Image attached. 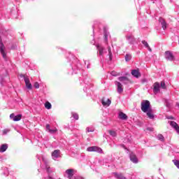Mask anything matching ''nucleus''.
<instances>
[{
  "label": "nucleus",
  "mask_w": 179,
  "mask_h": 179,
  "mask_svg": "<svg viewBox=\"0 0 179 179\" xmlns=\"http://www.w3.org/2000/svg\"><path fill=\"white\" fill-rule=\"evenodd\" d=\"M152 108H150V102L148 100H143L141 102V110L143 113H146L149 111V110H151Z\"/></svg>",
  "instance_id": "obj_1"
},
{
  "label": "nucleus",
  "mask_w": 179,
  "mask_h": 179,
  "mask_svg": "<svg viewBox=\"0 0 179 179\" xmlns=\"http://www.w3.org/2000/svg\"><path fill=\"white\" fill-rule=\"evenodd\" d=\"M0 52L4 59H6V48L3 43H2V39L0 38Z\"/></svg>",
  "instance_id": "obj_2"
},
{
  "label": "nucleus",
  "mask_w": 179,
  "mask_h": 179,
  "mask_svg": "<svg viewBox=\"0 0 179 179\" xmlns=\"http://www.w3.org/2000/svg\"><path fill=\"white\" fill-rule=\"evenodd\" d=\"M87 150V152H98V153H103V150L97 146L89 147Z\"/></svg>",
  "instance_id": "obj_3"
},
{
  "label": "nucleus",
  "mask_w": 179,
  "mask_h": 179,
  "mask_svg": "<svg viewBox=\"0 0 179 179\" xmlns=\"http://www.w3.org/2000/svg\"><path fill=\"white\" fill-rule=\"evenodd\" d=\"M165 58L166 59H168V61H174V55H173V53L170 51H166L165 52Z\"/></svg>",
  "instance_id": "obj_4"
},
{
  "label": "nucleus",
  "mask_w": 179,
  "mask_h": 179,
  "mask_svg": "<svg viewBox=\"0 0 179 179\" xmlns=\"http://www.w3.org/2000/svg\"><path fill=\"white\" fill-rule=\"evenodd\" d=\"M10 120L13 121H20L22 120V115H15L14 113L10 115Z\"/></svg>",
  "instance_id": "obj_5"
},
{
  "label": "nucleus",
  "mask_w": 179,
  "mask_h": 179,
  "mask_svg": "<svg viewBox=\"0 0 179 179\" xmlns=\"http://www.w3.org/2000/svg\"><path fill=\"white\" fill-rule=\"evenodd\" d=\"M52 157L55 160V159H58V157H61V151L59 150H55L52 153Z\"/></svg>",
  "instance_id": "obj_6"
},
{
  "label": "nucleus",
  "mask_w": 179,
  "mask_h": 179,
  "mask_svg": "<svg viewBox=\"0 0 179 179\" xmlns=\"http://www.w3.org/2000/svg\"><path fill=\"white\" fill-rule=\"evenodd\" d=\"M118 80L120 82H122V83L124 85H128V83H131V80H129V78L125 76L119 77Z\"/></svg>",
  "instance_id": "obj_7"
},
{
  "label": "nucleus",
  "mask_w": 179,
  "mask_h": 179,
  "mask_svg": "<svg viewBox=\"0 0 179 179\" xmlns=\"http://www.w3.org/2000/svg\"><path fill=\"white\" fill-rule=\"evenodd\" d=\"M101 103L104 107H108V106H110V104H111V100H110V99H102L101 100Z\"/></svg>",
  "instance_id": "obj_8"
},
{
  "label": "nucleus",
  "mask_w": 179,
  "mask_h": 179,
  "mask_svg": "<svg viewBox=\"0 0 179 179\" xmlns=\"http://www.w3.org/2000/svg\"><path fill=\"white\" fill-rule=\"evenodd\" d=\"M115 85L117 87V93L121 94V93H122V92H124V88H122V84H121V83H120L118 81H116Z\"/></svg>",
  "instance_id": "obj_9"
},
{
  "label": "nucleus",
  "mask_w": 179,
  "mask_h": 179,
  "mask_svg": "<svg viewBox=\"0 0 179 179\" xmlns=\"http://www.w3.org/2000/svg\"><path fill=\"white\" fill-rule=\"evenodd\" d=\"M75 171V170L73 169H67L65 173L67 176V178L69 179H72V177H73V172Z\"/></svg>",
  "instance_id": "obj_10"
},
{
  "label": "nucleus",
  "mask_w": 179,
  "mask_h": 179,
  "mask_svg": "<svg viewBox=\"0 0 179 179\" xmlns=\"http://www.w3.org/2000/svg\"><path fill=\"white\" fill-rule=\"evenodd\" d=\"M24 80L25 82L26 87L27 89L31 90V83H30V80L27 76L24 77Z\"/></svg>",
  "instance_id": "obj_11"
},
{
  "label": "nucleus",
  "mask_w": 179,
  "mask_h": 179,
  "mask_svg": "<svg viewBox=\"0 0 179 179\" xmlns=\"http://www.w3.org/2000/svg\"><path fill=\"white\" fill-rule=\"evenodd\" d=\"M170 125H171L172 128H174V129L179 134V127L177 122L174 121L169 122Z\"/></svg>",
  "instance_id": "obj_12"
},
{
  "label": "nucleus",
  "mask_w": 179,
  "mask_h": 179,
  "mask_svg": "<svg viewBox=\"0 0 179 179\" xmlns=\"http://www.w3.org/2000/svg\"><path fill=\"white\" fill-rule=\"evenodd\" d=\"M153 92L155 94H157V93H159V92H160V84H159V83H155L154 84Z\"/></svg>",
  "instance_id": "obj_13"
},
{
  "label": "nucleus",
  "mask_w": 179,
  "mask_h": 179,
  "mask_svg": "<svg viewBox=\"0 0 179 179\" xmlns=\"http://www.w3.org/2000/svg\"><path fill=\"white\" fill-rule=\"evenodd\" d=\"M159 23H161L163 30H166V29H167V23H166V21L164 20V19L160 17L159 19Z\"/></svg>",
  "instance_id": "obj_14"
},
{
  "label": "nucleus",
  "mask_w": 179,
  "mask_h": 179,
  "mask_svg": "<svg viewBox=\"0 0 179 179\" xmlns=\"http://www.w3.org/2000/svg\"><path fill=\"white\" fill-rule=\"evenodd\" d=\"M144 113L147 114V116L148 117V118H150V120H153V118H155V115H153V110L150 109L147 112Z\"/></svg>",
  "instance_id": "obj_15"
},
{
  "label": "nucleus",
  "mask_w": 179,
  "mask_h": 179,
  "mask_svg": "<svg viewBox=\"0 0 179 179\" xmlns=\"http://www.w3.org/2000/svg\"><path fill=\"white\" fill-rule=\"evenodd\" d=\"M130 160L133 163H136V164L138 163V157H136V155L134 154V152H131L130 154Z\"/></svg>",
  "instance_id": "obj_16"
},
{
  "label": "nucleus",
  "mask_w": 179,
  "mask_h": 179,
  "mask_svg": "<svg viewBox=\"0 0 179 179\" xmlns=\"http://www.w3.org/2000/svg\"><path fill=\"white\" fill-rule=\"evenodd\" d=\"M131 75L134 76V78H140L141 73L139 72V69L132 70Z\"/></svg>",
  "instance_id": "obj_17"
},
{
  "label": "nucleus",
  "mask_w": 179,
  "mask_h": 179,
  "mask_svg": "<svg viewBox=\"0 0 179 179\" xmlns=\"http://www.w3.org/2000/svg\"><path fill=\"white\" fill-rule=\"evenodd\" d=\"M96 48H97L98 51L99 52V55H104V50H105L104 47H103L100 45H97Z\"/></svg>",
  "instance_id": "obj_18"
},
{
  "label": "nucleus",
  "mask_w": 179,
  "mask_h": 179,
  "mask_svg": "<svg viewBox=\"0 0 179 179\" xmlns=\"http://www.w3.org/2000/svg\"><path fill=\"white\" fill-rule=\"evenodd\" d=\"M119 118H120V120H128V116L127 115V114H125L122 112H120L119 113Z\"/></svg>",
  "instance_id": "obj_19"
},
{
  "label": "nucleus",
  "mask_w": 179,
  "mask_h": 179,
  "mask_svg": "<svg viewBox=\"0 0 179 179\" xmlns=\"http://www.w3.org/2000/svg\"><path fill=\"white\" fill-rule=\"evenodd\" d=\"M8 149V145L7 144H3L1 145L0 148V152L1 153H3V152H6V150Z\"/></svg>",
  "instance_id": "obj_20"
},
{
  "label": "nucleus",
  "mask_w": 179,
  "mask_h": 179,
  "mask_svg": "<svg viewBox=\"0 0 179 179\" xmlns=\"http://www.w3.org/2000/svg\"><path fill=\"white\" fill-rule=\"evenodd\" d=\"M115 177L117 179H127V178H125V176H122V173L118 174L117 173H113Z\"/></svg>",
  "instance_id": "obj_21"
},
{
  "label": "nucleus",
  "mask_w": 179,
  "mask_h": 179,
  "mask_svg": "<svg viewBox=\"0 0 179 179\" xmlns=\"http://www.w3.org/2000/svg\"><path fill=\"white\" fill-rule=\"evenodd\" d=\"M142 44H143L145 48H148V50L152 52V48H150V46H149V44L146 41H142Z\"/></svg>",
  "instance_id": "obj_22"
},
{
  "label": "nucleus",
  "mask_w": 179,
  "mask_h": 179,
  "mask_svg": "<svg viewBox=\"0 0 179 179\" xmlns=\"http://www.w3.org/2000/svg\"><path fill=\"white\" fill-rule=\"evenodd\" d=\"M52 106L51 105V103H50L49 101H46L45 103V108H46L47 110H51Z\"/></svg>",
  "instance_id": "obj_23"
},
{
  "label": "nucleus",
  "mask_w": 179,
  "mask_h": 179,
  "mask_svg": "<svg viewBox=\"0 0 179 179\" xmlns=\"http://www.w3.org/2000/svg\"><path fill=\"white\" fill-rule=\"evenodd\" d=\"M108 51L109 59L111 61V59H113V52H111V48H110V46L108 47Z\"/></svg>",
  "instance_id": "obj_24"
},
{
  "label": "nucleus",
  "mask_w": 179,
  "mask_h": 179,
  "mask_svg": "<svg viewBox=\"0 0 179 179\" xmlns=\"http://www.w3.org/2000/svg\"><path fill=\"white\" fill-rule=\"evenodd\" d=\"M126 37H127V38L128 40L130 41V43H132L133 41H135V38H134V36H132V35H127Z\"/></svg>",
  "instance_id": "obj_25"
},
{
  "label": "nucleus",
  "mask_w": 179,
  "mask_h": 179,
  "mask_svg": "<svg viewBox=\"0 0 179 179\" xmlns=\"http://www.w3.org/2000/svg\"><path fill=\"white\" fill-rule=\"evenodd\" d=\"M108 132L111 136H117V133L115 131L109 130Z\"/></svg>",
  "instance_id": "obj_26"
},
{
  "label": "nucleus",
  "mask_w": 179,
  "mask_h": 179,
  "mask_svg": "<svg viewBox=\"0 0 179 179\" xmlns=\"http://www.w3.org/2000/svg\"><path fill=\"white\" fill-rule=\"evenodd\" d=\"M72 116L75 120H79V115L78 113H72Z\"/></svg>",
  "instance_id": "obj_27"
},
{
  "label": "nucleus",
  "mask_w": 179,
  "mask_h": 179,
  "mask_svg": "<svg viewBox=\"0 0 179 179\" xmlns=\"http://www.w3.org/2000/svg\"><path fill=\"white\" fill-rule=\"evenodd\" d=\"M157 139H159V141H164V136H163V135H162V134H159L157 136Z\"/></svg>",
  "instance_id": "obj_28"
},
{
  "label": "nucleus",
  "mask_w": 179,
  "mask_h": 179,
  "mask_svg": "<svg viewBox=\"0 0 179 179\" xmlns=\"http://www.w3.org/2000/svg\"><path fill=\"white\" fill-rule=\"evenodd\" d=\"M86 131L87 132H94V129L93 127H87Z\"/></svg>",
  "instance_id": "obj_29"
},
{
  "label": "nucleus",
  "mask_w": 179,
  "mask_h": 179,
  "mask_svg": "<svg viewBox=\"0 0 179 179\" xmlns=\"http://www.w3.org/2000/svg\"><path fill=\"white\" fill-rule=\"evenodd\" d=\"M131 58H132V57L130 55H126L125 56V60L126 61H131Z\"/></svg>",
  "instance_id": "obj_30"
},
{
  "label": "nucleus",
  "mask_w": 179,
  "mask_h": 179,
  "mask_svg": "<svg viewBox=\"0 0 179 179\" xmlns=\"http://www.w3.org/2000/svg\"><path fill=\"white\" fill-rule=\"evenodd\" d=\"M34 87H35V89H38V87H40V84L38 82H36L34 84Z\"/></svg>",
  "instance_id": "obj_31"
},
{
  "label": "nucleus",
  "mask_w": 179,
  "mask_h": 179,
  "mask_svg": "<svg viewBox=\"0 0 179 179\" xmlns=\"http://www.w3.org/2000/svg\"><path fill=\"white\" fill-rule=\"evenodd\" d=\"M161 87L162 89H166V83H164V81L161 82Z\"/></svg>",
  "instance_id": "obj_32"
},
{
  "label": "nucleus",
  "mask_w": 179,
  "mask_h": 179,
  "mask_svg": "<svg viewBox=\"0 0 179 179\" xmlns=\"http://www.w3.org/2000/svg\"><path fill=\"white\" fill-rule=\"evenodd\" d=\"M10 130L9 129H5L4 130H3V135H6V134H8V132H9Z\"/></svg>",
  "instance_id": "obj_33"
},
{
  "label": "nucleus",
  "mask_w": 179,
  "mask_h": 179,
  "mask_svg": "<svg viewBox=\"0 0 179 179\" xmlns=\"http://www.w3.org/2000/svg\"><path fill=\"white\" fill-rule=\"evenodd\" d=\"M57 129H49V132L50 134H55V132H57Z\"/></svg>",
  "instance_id": "obj_34"
},
{
  "label": "nucleus",
  "mask_w": 179,
  "mask_h": 179,
  "mask_svg": "<svg viewBox=\"0 0 179 179\" xmlns=\"http://www.w3.org/2000/svg\"><path fill=\"white\" fill-rule=\"evenodd\" d=\"M110 75H112V76H118V73H117L115 71H112Z\"/></svg>",
  "instance_id": "obj_35"
},
{
  "label": "nucleus",
  "mask_w": 179,
  "mask_h": 179,
  "mask_svg": "<svg viewBox=\"0 0 179 179\" xmlns=\"http://www.w3.org/2000/svg\"><path fill=\"white\" fill-rule=\"evenodd\" d=\"M147 130L150 131L151 132H153V131H155V129L153 127H148Z\"/></svg>",
  "instance_id": "obj_36"
},
{
  "label": "nucleus",
  "mask_w": 179,
  "mask_h": 179,
  "mask_svg": "<svg viewBox=\"0 0 179 179\" xmlns=\"http://www.w3.org/2000/svg\"><path fill=\"white\" fill-rule=\"evenodd\" d=\"M46 129L48 131V132L50 131V124H46Z\"/></svg>",
  "instance_id": "obj_37"
},
{
  "label": "nucleus",
  "mask_w": 179,
  "mask_h": 179,
  "mask_svg": "<svg viewBox=\"0 0 179 179\" xmlns=\"http://www.w3.org/2000/svg\"><path fill=\"white\" fill-rule=\"evenodd\" d=\"M168 120H174V117H171V116H169L167 117Z\"/></svg>",
  "instance_id": "obj_38"
},
{
  "label": "nucleus",
  "mask_w": 179,
  "mask_h": 179,
  "mask_svg": "<svg viewBox=\"0 0 179 179\" xmlns=\"http://www.w3.org/2000/svg\"><path fill=\"white\" fill-rule=\"evenodd\" d=\"M73 179H81V178L79 176H76Z\"/></svg>",
  "instance_id": "obj_39"
},
{
  "label": "nucleus",
  "mask_w": 179,
  "mask_h": 179,
  "mask_svg": "<svg viewBox=\"0 0 179 179\" xmlns=\"http://www.w3.org/2000/svg\"><path fill=\"white\" fill-rule=\"evenodd\" d=\"M47 171L49 173L50 172V168H47Z\"/></svg>",
  "instance_id": "obj_40"
},
{
  "label": "nucleus",
  "mask_w": 179,
  "mask_h": 179,
  "mask_svg": "<svg viewBox=\"0 0 179 179\" xmlns=\"http://www.w3.org/2000/svg\"><path fill=\"white\" fill-rule=\"evenodd\" d=\"M105 38L107 40V34H105Z\"/></svg>",
  "instance_id": "obj_41"
},
{
  "label": "nucleus",
  "mask_w": 179,
  "mask_h": 179,
  "mask_svg": "<svg viewBox=\"0 0 179 179\" xmlns=\"http://www.w3.org/2000/svg\"><path fill=\"white\" fill-rule=\"evenodd\" d=\"M151 1H153V0H151Z\"/></svg>",
  "instance_id": "obj_42"
}]
</instances>
